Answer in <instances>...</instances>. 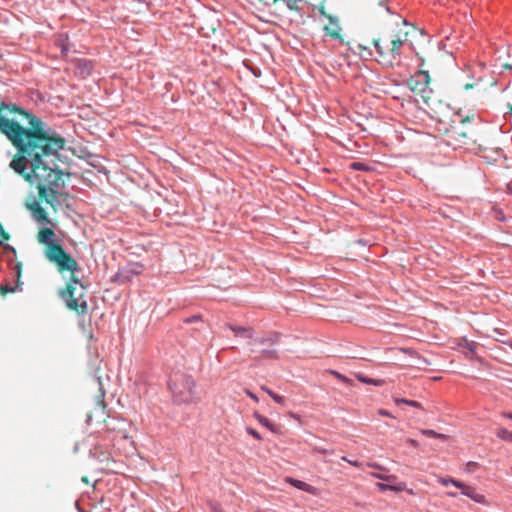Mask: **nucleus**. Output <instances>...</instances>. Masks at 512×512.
<instances>
[{
    "instance_id": "f257e3e1",
    "label": "nucleus",
    "mask_w": 512,
    "mask_h": 512,
    "mask_svg": "<svg viewBox=\"0 0 512 512\" xmlns=\"http://www.w3.org/2000/svg\"><path fill=\"white\" fill-rule=\"evenodd\" d=\"M37 241L45 246L43 251L45 258L55 264L60 273L64 271L72 273L66 289L60 292V296L69 309L85 315L88 310L85 299L86 287L77 276V273L81 272L77 261L64 250L51 227H42L37 234Z\"/></svg>"
},
{
    "instance_id": "f03ea898",
    "label": "nucleus",
    "mask_w": 512,
    "mask_h": 512,
    "mask_svg": "<svg viewBox=\"0 0 512 512\" xmlns=\"http://www.w3.org/2000/svg\"><path fill=\"white\" fill-rule=\"evenodd\" d=\"M168 387L175 403H190L194 399L195 381L183 372H174L168 380Z\"/></svg>"
},
{
    "instance_id": "7ed1b4c3",
    "label": "nucleus",
    "mask_w": 512,
    "mask_h": 512,
    "mask_svg": "<svg viewBox=\"0 0 512 512\" xmlns=\"http://www.w3.org/2000/svg\"><path fill=\"white\" fill-rule=\"evenodd\" d=\"M405 40L397 37L391 40L389 49H384L379 40L374 41V47L379 55L381 62L386 66H393L395 62H399L401 56V48Z\"/></svg>"
},
{
    "instance_id": "20e7f679",
    "label": "nucleus",
    "mask_w": 512,
    "mask_h": 512,
    "mask_svg": "<svg viewBox=\"0 0 512 512\" xmlns=\"http://www.w3.org/2000/svg\"><path fill=\"white\" fill-rule=\"evenodd\" d=\"M142 272V265L129 264L121 269L113 276V281L118 284H127L130 283L133 278Z\"/></svg>"
},
{
    "instance_id": "39448f33",
    "label": "nucleus",
    "mask_w": 512,
    "mask_h": 512,
    "mask_svg": "<svg viewBox=\"0 0 512 512\" xmlns=\"http://www.w3.org/2000/svg\"><path fill=\"white\" fill-rule=\"evenodd\" d=\"M329 21V25L324 27L325 35L330 36L335 40L342 41L341 31L342 28L339 24V20L336 16L326 15Z\"/></svg>"
},
{
    "instance_id": "423d86ee",
    "label": "nucleus",
    "mask_w": 512,
    "mask_h": 512,
    "mask_svg": "<svg viewBox=\"0 0 512 512\" xmlns=\"http://www.w3.org/2000/svg\"><path fill=\"white\" fill-rule=\"evenodd\" d=\"M29 209L32 212V217L36 222H38L40 224H47V225L54 226V223L52 222V220L47 217L45 210L41 207V205L37 201H34L29 206Z\"/></svg>"
},
{
    "instance_id": "0eeeda50",
    "label": "nucleus",
    "mask_w": 512,
    "mask_h": 512,
    "mask_svg": "<svg viewBox=\"0 0 512 512\" xmlns=\"http://www.w3.org/2000/svg\"><path fill=\"white\" fill-rule=\"evenodd\" d=\"M428 83H429V74L426 71H419L409 81V85L412 90H418L421 92L425 90Z\"/></svg>"
},
{
    "instance_id": "6e6552de",
    "label": "nucleus",
    "mask_w": 512,
    "mask_h": 512,
    "mask_svg": "<svg viewBox=\"0 0 512 512\" xmlns=\"http://www.w3.org/2000/svg\"><path fill=\"white\" fill-rule=\"evenodd\" d=\"M459 489H461L462 495L469 497L474 502L483 505L487 504L486 497L483 494L478 493L474 487L469 486L463 482V486L460 487Z\"/></svg>"
},
{
    "instance_id": "1a4fd4ad",
    "label": "nucleus",
    "mask_w": 512,
    "mask_h": 512,
    "mask_svg": "<svg viewBox=\"0 0 512 512\" xmlns=\"http://www.w3.org/2000/svg\"><path fill=\"white\" fill-rule=\"evenodd\" d=\"M93 71V62L87 59H78L76 62V72L83 78L91 75Z\"/></svg>"
},
{
    "instance_id": "9d476101",
    "label": "nucleus",
    "mask_w": 512,
    "mask_h": 512,
    "mask_svg": "<svg viewBox=\"0 0 512 512\" xmlns=\"http://www.w3.org/2000/svg\"><path fill=\"white\" fill-rule=\"evenodd\" d=\"M228 327L236 337L251 339L254 335L253 329L249 327L236 326L232 324H228Z\"/></svg>"
},
{
    "instance_id": "9b49d317",
    "label": "nucleus",
    "mask_w": 512,
    "mask_h": 512,
    "mask_svg": "<svg viewBox=\"0 0 512 512\" xmlns=\"http://www.w3.org/2000/svg\"><path fill=\"white\" fill-rule=\"evenodd\" d=\"M377 487L381 492H385L387 490L394 491V492H402L406 488V484L404 482H398L395 484H388V483H377Z\"/></svg>"
},
{
    "instance_id": "f8f14e48",
    "label": "nucleus",
    "mask_w": 512,
    "mask_h": 512,
    "mask_svg": "<svg viewBox=\"0 0 512 512\" xmlns=\"http://www.w3.org/2000/svg\"><path fill=\"white\" fill-rule=\"evenodd\" d=\"M285 481L301 491L308 492V493L312 492L313 487L304 481H301V480H298V479H295L292 477H287L285 479Z\"/></svg>"
},
{
    "instance_id": "ddd939ff",
    "label": "nucleus",
    "mask_w": 512,
    "mask_h": 512,
    "mask_svg": "<svg viewBox=\"0 0 512 512\" xmlns=\"http://www.w3.org/2000/svg\"><path fill=\"white\" fill-rule=\"evenodd\" d=\"M254 418L261 424L263 425L264 427L268 428L271 432L275 433L276 432V428H275V425L272 424L270 422V420L261 415L259 412H254Z\"/></svg>"
},
{
    "instance_id": "4468645a",
    "label": "nucleus",
    "mask_w": 512,
    "mask_h": 512,
    "mask_svg": "<svg viewBox=\"0 0 512 512\" xmlns=\"http://www.w3.org/2000/svg\"><path fill=\"white\" fill-rule=\"evenodd\" d=\"M356 378L361 383L368 384V385H373V386H377V387L382 386L384 384V380H382V379L370 378V377H367V376H365L363 374H357Z\"/></svg>"
},
{
    "instance_id": "2eb2a0df",
    "label": "nucleus",
    "mask_w": 512,
    "mask_h": 512,
    "mask_svg": "<svg viewBox=\"0 0 512 512\" xmlns=\"http://www.w3.org/2000/svg\"><path fill=\"white\" fill-rule=\"evenodd\" d=\"M496 436L503 440V441H506V442H509V443H512V431L504 428V427H500L497 432H496Z\"/></svg>"
},
{
    "instance_id": "dca6fc26",
    "label": "nucleus",
    "mask_w": 512,
    "mask_h": 512,
    "mask_svg": "<svg viewBox=\"0 0 512 512\" xmlns=\"http://www.w3.org/2000/svg\"><path fill=\"white\" fill-rule=\"evenodd\" d=\"M438 483H440L441 485L443 486H449V485H453L455 486L456 488H460L463 486V482L459 481V480H456L454 478H445V477H439L438 478Z\"/></svg>"
},
{
    "instance_id": "f3484780",
    "label": "nucleus",
    "mask_w": 512,
    "mask_h": 512,
    "mask_svg": "<svg viewBox=\"0 0 512 512\" xmlns=\"http://www.w3.org/2000/svg\"><path fill=\"white\" fill-rule=\"evenodd\" d=\"M278 340H279V335L274 333L268 337H263V338L257 339V342L260 344H268V343L274 344V343H277Z\"/></svg>"
},
{
    "instance_id": "a211bd4d",
    "label": "nucleus",
    "mask_w": 512,
    "mask_h": 512,
    "mask_svg": "<svg viewBox=\"0 0 512 512\" xmlns=\"http://www.w3.org/2000/svg\"><path fill=\"white\" fill-rule=\"evenodd\" d=\"M371 476L376 479L386 481V482H393L396 480L395 475H386V474H381V473H377V472H372Z\"/></svg>"
},
{
    "instance_id": "6ab92c4d",
    "label": "nucleus",
    "mask_w": 512,
    "mask_h": 512,
    "mask_svg": "<svg viewBox=\"0 0 512 512\" xmlns=\"http://www.w3.org/2000/svg\"><path fill=\"white\" fill-rule=\"evenodd\" d=\"M329 373L333 375L335 378H337L339 381H341L344 384L350 385L352 383V380L346 377L345 375L339 373L335 370H330Z\"/></svg>"
},
{
    "instance_id": "aec40b11",
    "label": "nucleus",
    "mask_w": 512,
    "mask_h": 512,
    "mask_svg": "<svg viewBox=\"0 0 512 512\" xmlns=\"http://www.w3.org/2000/svg\"><path fill=\"white\" fill-rule=\"evenodd\" d=\"M421 433L430 438H444L443 434L437 433L436 431L431 429L422 430Z\"/></svg>"
},
{
    "instance_id": "412c9836",
    "label": "nucleus",
    "mask_w": 512,
    "mask_h": 512,
    "mask_svg": "<svg viewBox=\"0 0 512 512\" xmlns=\"http://www.w3.org/2000/svg\"><path fill=\"white\" fill-rule=\"evenodd\" d=\"M464 347L470 352L471 355H474L477 350V344L472 341L464 340Z\"/></svg>"
},
{
    "instance_id": "4be33fe9",
    "label": "nucleus",
    "mask_w": 512,
    "mask_h": 512,
    "mask_svg": "<svg viewBox=\"0 0 512 512\" xmlns=\"http://www.w3.org/2000/svg\"><path fill=\"white\" fill-rule=\"evenodd\" d=\"M351 168L354 170H357V171H368L369 170V167L365 163H362V162H353L351 164Z\"/></svg>"
},
{
    "instance_id": "5701e85b",
    "label": "nucleus",
    "mask_w": 512,
    "mask_h": 512,
    "mask_svg": "<svg viewBox=\"0 0 512 512\" xmlns=\"http://www.w3.org/2000/svg\"><path fill=\"white\" fill-rule=\"evenodd\" d=\"M67 38H60L58 40V45L61 47L62 54H67L69 52L68 44H66Z\"/></svg>"
},
{
    "instance_id": "b1692460",
    "label": "nucleus",
    "mask_w": 512,
    "mask_h": 512,
    "mask_svg": "<svg viewBox=\"0 0 512 512\" xmlns=\"http://www.w3.org/2000/svg\"><path fill=\"white\" fill-rule=\"evenodd\" d=\"M261 354L263 357H267V358H271V359H276L278 357L276 350L264 349V350H262Z\"/></svg>"
},
{
    "instance_id": "393cba45",
    "label": "nucleus",
    "mask_w": 512,
    "mask_h": 512,
    "mask_svg": "<svg viewBox=\"0 0 512 512\" xmlns=\"http://www.w3.org/2000/svg\"><path fill=\"white\" fill-rule=\"evenodd\" d=\"M396 403H404V404H407V405H410V406H413V407H420V403L417 402V401H414V400H407V399H397L396 400Z\"/></svg>"
},
{
    "instance_id": "a878e982",
    "label": "nucleus",
    "mask_w": 512,
    "mask_h": 512,
    "mask_svg": "<svg viewBox=\"0 0 512 512\" xmlns=\"http://www.w3.org/2000/svg\"><path fill=\"white\" fill-rule=\"evenodd\" d=\"M246 432L251 435L252 437H254L256 440L258 441H261L262 440V437L261 435L253 428L251 427H247L246 428Z\"/></svg>"
},
{
    "instance_id": "bb28decb",
    "label": "nucleus",
    "mask_w": 512,
    "mask_h": 512,
    "mask_svg": "<svg viewBox=\"0 0 512 512\" xmlns=\"http://www.w3.org/2000/svg\"><path fill=\"white\" fill-rule=\"evenodd\" d=\"M276 403L280 404V405H284L285 404V398L279 394H276V393H273L271 396H270Z\"/></svg>"
},
{
    "instance_id": "cd10ccee",
    "label": "nucleus",
    "mask_w": 512,
    "mask_h": 512,
    "mask_svg": "<svg viewBox=\"0 0 512 512\" xmlns=\"http://www.w3.org/2000/svg\"><path fill=\"white\" fill-rule=\"evenodd\" d=\"M210 508L212 512H223L221 506L218 503H211Z\"/></svg>"
},
{
    "instance_id": "c85d7f7f",
    "label": "nucleus",
    "mask_w": 512,
    "mask_h": 512,
    "mask_svg": "<svg viewBox=\"0 0 512 512\" xmlns=\"http://www.w3.org/2000/svg\"><path fill=\"white\" fill-rule=\"evenodd\" d=\"M341 459H342L343 461H345V462H347V463H349V464H351V465L355 466V467H359V466H360V463H359L357 460H350V459H348V458H347V457H345V456H343Z\"/></svg>"
},
{
    "instance_id": "c756f323",
    "label": "nucleus",
    "mask_w": 512,
    "mask_h": 512,
    "mask_svg": "<svg viewBox=\"0 0 512 512\" xmlns=\"http://www.w3.org/2000/svg\"><path fill=\"white\" fill-rule=\"evenodd\" d=\"M478 467V463L476 462H468L467 463V470L470 472L475 471V469Z\"/></svg>"
},
{
    "instance_id": "7c9ffc66",
    "label": "nucleus",
    "mask_w": 512,
    "mask_h": 512,
    "mask_svg": "<svg viewBox=\"0 0 512 512\" xmlns=\"http://www.w3.org/2000/svg\"><path fill=\"white\" fill-rule=\"evenodd\" d=\"M245 393H246V395H247L248 397H250V398H251L252 400H254L255 402H258V401H259V399H258L257 395H256V394H254L252 391H250V390H246V391H245Z\"/></svg>"
},
{
    "instance_id": "2f4dec72",
    "label": "nucleus",
    "mask_w": 512,
    "mask_h": 512,
    "mask_svg": "<svg viewBox=\"0 0 512 512\" xmlns=\"http://www.w3.org/2000/svg\"><path fill=\"white\" fill-rule=\"evenodd\" d=\"M200 318H201V317H200L199 315H195V316H192L191 318H187V319L185 320V322H187V323H191V322H194V321L199 320Z\"/></svg>"
},
{
    "instance_id": "473e14b6",
    "label": "nucleus",
    "mask_w": 512,
    "mask_h": 512,
    "mask_svg": "<svg viewBox=\"0 0 512 512\" xmlns=\"http://www.w3.org/2000/svg\"><path fill=\"white\" fill-rule=\"evenodd\" d=\"M261 390L264 391L265 393H267L269 396H271L274 393L271 389H269L266 386H262Z\"/></svg>"
},
{
    "instance_id": "72a5a7b5",
    "label": "nucleus",
    "mask_w": 512,
    "mask_h": 512,
    "mask_svg": "<svg viewBox=\"0 0 512 512\" xmlns=\"http://www.w3.org/2000/svg\"><path fill=\"white\" fill-rule=\"evenodd\" d=\"M501 416L504 417V418L512 420V413L511 412H506V411L502 412Z\"/></svg>"
},
{
    "instance_id": "f704fd0d",
    "label": "nucleus",
    "mask_w": 512,
    "mask_h": 512,
    "mask_svg": "<svg viewBox=\"0 0 512 512\" xmlns=\"http://www.w3.org/2000/svg\"><path fill=\"white\" fill-rule=\"evenodd\" d=\"M0 237H3L5 239L8 238V236L5 233V230H4L3 226L1 224H0Z\"/></svg>"
},
{
    "instance_id": "c9c22d12",
    "label": "nucleus",
    "mask_w": 512,
    "mask_h": 512,
    "mask_svg": "<svg viewBox=\"0 0 512 512\" xmlns=\"http://www.w3.org/2000/svg\"><path fill=\"white\" fill-rule=\"evenodd\" d=\"M319 13H320L321 15H323L324 17H326V15H328V14L326 13L325 8H324L323 6L319 8Z\"/></svg>"
},
{
    "instance_id": "e433bc0d",
    "label": "nucleus",
    "mask_w": 512,
    "mask_h": 512,
    "mask_svg": "<svg viewBox=\"0 0 512 512\" xmlns=\"http://www.w3.org/2000/svg\"><path fill=\"white\" fill-rule=\"evenodd\" d=\"M370 467H374V468H378V469H383L382 466L376 464V463H371L369 464Z\"/></svg>"
},
{
    "instance_id": "4c0bfd02",
    "label": "nucleus",
    "mask_w": 512,
    "mask_h": 512,
    "mask_svg": "<svg viewBox=\"0 0 512 512\" xmlns=\"http://www.w3.org/2000/svg\"><path fill=\"white\" fill-rule=\"evenodd\" d=\"M447 495H448L449 497H453V498H454V497H457V493H456V492H448V493H447Z\"/></svg>"
},
{
    "instance_id": "58836bf2",
    "label": "nucleus",
    "mask_w": 512,
    "mask_h": 512,
    "mask_svg": "<svg viewBox=\"0 0 512 512\" xmlns=\"http://www.w3.org/2000/svg\"><path fill=\"white\" fill-rule=\"evenodd\" d=\"M319 453L326 454L328 451L326 449H317Z\"/></svg>"
},
{
    "instance_id": "ea45409f",
    "label": "nucleus",
    "mask_w": 512,
    "mask_h": 512,
    "mask_svg": "<svg viewBox=\"0 0 512 512\" xmlns=\"http://www.w3.org/2000/svg\"><path fill=\"white\" fill-rule=\"evenodd\" d=\"M380 413L385 416H389V413L387 411L381 410Z\"/></svg>"
},
{
    "instance_id": "a19ab883",
    "label": "nucleus",
    "mask_w": 512,
    "mask_h": 512,
    "mask_svg": "<svg viewBox=\"0 0 512 512\" xmlns=\"http://www.w3.org/2000/svg\"><path fill=\"white\" fill-rule=\"evenodd\" d=\"M403 24H404V25H408V22H407V20H406V19H404V20H403Z\"/></svg>"
},
{
    "instance_id": "79ce46f5",
    "label": "nucleus",
    "mask_w": 512,
    "mask_h": 512,
    "mask_svg": "<svg viewBox=\"0 0 512 512\" xmlns=\"http://www.w3.org/2000/svg\"><path fill=\"white\" fill-rule=\"evenodd\" d=\"M386 10H387V12H388V13H391V11H390V8H389V7H386Z\"/></svg>"
},
{
    "instance_id": "37998d69",
    "label": "nucleus",
    "mask_w": 512,
    "mask_h": 512,
    "mask_svg": "<svg viewBox=\"0 0 512 512\" xmlns=\"http://www.w3.org/2000/svg\"><path fill=\"white\" fill-rule=\"evenodd\" d=\"M511 347H512V344H511Z\"/></svg>"
}]
</instances>
